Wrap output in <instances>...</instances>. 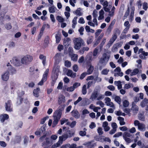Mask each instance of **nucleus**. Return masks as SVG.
I'll return each instance as SVG.
<instances>
[{"instance_id": "nucleus-50", "label": "nucleus", "mask_w": 148, "mask_h": 148, "mask_svg": "<svg viewBox=\"0 0 148 148\" xmlns=\"http://www.w3.org/2000/svg\"><path fill=\"white\" fill-rule=\"evenodd\" d=\"M123 104L124 107H127L129 106V103L128 101L125 100L123 101Z\"/></svg>"}, {"instance_id": "nucleus-39", "label": "nucleus", "mask_w": 148, "mask_h": 148, "mask_svg": "<svg viewBox=\"0 0 148 148\" xmlns=\"http://www.w3.org/2000/svg\"><path fill=\"white\" fill-rule=\"evenodd\" d=\"M55 8H56L53 5L49 7V12L50 13H54L55 12Z\"/></svg>"}, {"instance_id": "nucleus-35", "label": "nucleus", "mask_w": 148, "mask_h": 148, "mask_svg": "<svg viewBox=\"0 0 148 148\" xmlns=\"http://www.w3.org/2000/svg\"><path fill=\"white\" fill-rule=\"evenodd\" d=\"M98 49L97 47L95 48L93 52V56L97 58L98 56Z\"/></svg>"}, {"instance_id": "nucleus-63", "label": "nucleus", "mask_w": 148, "mask_h": 148, "mask_svg": "<svg viewBox=\"0 0 148 148\" xmlns=\"http://www.w3.org/2000/svg\"><path fill=\"white\" fill-rule=\"evenodd\" d=\"M107 88L109 89L110 90L114 91V90L115 88L114 86L112 85H110L108 86Z\"/></svg>"}, {"instance_id": "nucleus-32", "label": "nucleus", "mask_w": 148, "mask_h": 148, "mask_svg": "<svg viewBox=\"0 0 148 148\" xmlns=\"http://www.w3.org/2000/svg\"><path fill=\"white\" fill-rule=\"evenodd\" d=\"M45 140L46 141V142H44L42 143L43 145H44L45 144L46 145H51L52 144V142L50 141L48 138L46 137L45 138Z\"/></svg>"}, {"instance_id": "nucleus-60", "label": "nucleus", "mask_w": 148, "mask_h": 148, "mask_svg": "<svg viewBox=\"0 0 148 148\" xmlns=\"http://www.w3.org/2000/svg\"><path fill=\"white\" fill-rule=\"evenodd\" d=\"M68 121V119H66L65 118L62 119H61L60 121L61 122V124L63 125L66 122Z\"/></svg>"}, {"instance_id": "nucleus-54", "label": "nucleus", "mask_w": 148, "mask_h": 148, "mask_svg": "<svg viewBox=\"0 0 148 148\" xmlns=\"http://www.w3.org/2000/svg\"><path fill=\"white\" fill-rule=\"evenodd\" d=\"M97 131L99 134L100 135H102L103 133L102 128L100 127H99L97 129Z\"/></svg>"}, {"instance_id": "nucleus-48", "label": "nucleus", "mask_w": 148, "mask_h": 148, "mask_svg": "<svg viewBox=\"0 0 148 148\" xmlns=\"http://www.w3.org/2000/svg\"><path fill=\"white\" fill-rule=\"evenodd\" d=\"M104 95L101 94H99L98 93V95L97 96V100H99L101 99H102L104 98Z\"/></svg>"}, {"instance_id": "nucleus-12", "label": "nucleus", "mask_w": 148, "mask_h": 148, "mask_svg": "<svg viewBox=\"0 0 148 148\" xmlns=\"http://www.w3.org/2000/svg\"><path fill=\"white\" fill-rule=\"evenodd\" d=\"M5 107L6 110L8 111H12V108L11 106V102L10 100H8L5 103Z\"/></svg>"}, {"instance_id": "nucleus-18", "label": "nucleus", "mask_w": 148, "mask_h": 148, "mask_svg": "<svg viewBox=\"0 0 148 148\" xmlns=\"http://www.w3.org/2000/svg\"><path fill=\"white\" fill-rule=\"evenodd\" d=\"M9 118L8 115L7 114H1L0 116V121L1 122L3 123L5 120L8 119Z\"/></svg>"}, {"instance_id": "nucleus-26", "label": "nucleus", "mask_w": 148, "mask_h": 148, "mask_svg": "<svg viewBox=\"0 0 148 148\" xmlns=\"http://www.w3.org/2000/svg\"><path fill=\"white\" fill-rule=\"evenodd\" d=\"M140 71V72H141V70L139 71L138 69H134L132 72L130 74L131 76L134 75H136Z\"/></svg>"}, {"instance_id": "nucleus-51", "label": "nucleus", "mask_w": 148, "mask_h": 148, "mask_svg": "<svg viewBox=\"0 0 148 148\" xmlns=\"http://www.w3.org/2000/svg\"><path fill=\"white\" fill-rule=\"evenodd\" d=\"M96 104L97 105H99L102 108L104 106V103L101 101H98L96 102Z\"/></svg>"}, {"instance_id": "nucleus-27", "label": "nucleus", "mask_w": 148, "mask_h": 148, "mask_svg": "<svg viewBox=\"0 0 148 148\" xmlns=\"http://www.w3.org/2000/svg\"><path fill=\"white\" fill-rule=\"evenodd\" d=\"M94 70V66L92 65H90L89 68L88 69L86 73L87 74H91L92 72Z\"/></svg>"}, {"instance_id": "nucleus-58", "label": "nucleus", "mask_w": 148, "mask_h": 148, "mask_svg": "<svg viewBox=\"0 0 148 148\" xmlns=\"http://www.w3.org/2000/svg\"><path fill=\"white\" fill-rule=\"evenodd\" d=\"M87 75V73L86 72L83 73L80 75V79H83Z\"/></svg>"}, {"instance_id": "nucleus-40", "label": "nucleus", "mask_w": 148, "mask_h": 148, "mask_svg": "<svg viewBox=\"0 0 148 148\" xmlns=\"http://www.w3.org/2000/svg\"><path fill=\"white\" fill-rule=\"evenodd\" d=\"M82 93L83 95H85L87 93L86 85H84L82 87Z\"/></svg>"}, {"instance_id": "nucleus-5", "label": "nucleus", "mask_w": 148, "mask_h": 148, "mask_svg": "<svg viewBox=\"0 0 148 148\" xmlns=\"http://www.w3.org/2000/svg\"><path fill=\"white\" fill-rule=\"evenodd\" d=\"M134 124L135 126H138V130L141 131H145L146 130V126L143 123H140L139 121L136 120L134 121Z\"/></svg>"}, {"instance_id": "nucleus-38", "label": "nucleus", "mask_w": 148, "mask_h": 148, "mask_svg": "<svg viewBox=\"0 0 148 148\" xmlns=\"http://www.w3.org/2000/svg\"><path fill=\"white\" fill-rule=\"evenodd\" d=\"M109 70L107 69H103L101 72V74L102 75H107L108 74Z\"/></svg>"}, {"instance_id": "nucleus-42", "label": "nucleus", "mask_w": 148, "mask_h": 148, "mask_svg": "<svg viewBox=\"0 0 148 148\" xmlns=\"http://www.w3.org/2000/svg\"><path fill=\"white\" fill-rule=\"evenodd\" d=\"M112 22L110 24L107 30V32L108 33V34H110V33L112 29Z\"/></svg>"}, {"instance_id": "nucleus-9", "label": "nucleus", "mask_w": 148, "mask_h": 148, "mask_svg": "<svg viewBox=\"0 0 148 148\" xmlns=\"http://www.w3.org/2000/svg\"><path fill=\"white\" fill-rule=\"evenodd\" d=\"M105 103L106 104L107 106H110V107L112 108L113 109L115 108V107L113 103L111 102V100L110 98L108 97H106L105 99Z\"/></svg>"}, {"instance_id": "nucleus-19", "label": "nucleus", "mask_w": 148, "mask_h": 148, "mask_svg": "<svg viewBox=\"0 0 148 148\" xmlns=\"http://www.w3.org/2000/svg\"><path fill=\"white\" fill-rule=\"evenodd\" d=\"M9 73L8 71L6 72L2 75V79L4 81H7L9 79Z\"/></svg>"}, {"instance_id": "nucleus-36", "label": "nucleus", "mask_w": 148, "mask_h": 148, "mask_svg": "<svg viewBox=\"0 0 148 148\" xmlns=\"http://www.w3.org/2000/svg\"><path fill=\"white\" fill-rule=\"evenodd\" d=\"M123 138L131 137H132V136L130 134L127 132H125L123 135Z\"/></svg>"}, {"instance_id": "nucleus-53", "label": "nucleus", "mask_w": 148, "mask_h": 148, "mask_svg": "<svg viewBox=\"0 0 148 148\" xmlns=\"http://www.w3.org/2000/svg\"><path fill=\"white\" fill-rule=\"evenodd\" d=\"M79 135L82 136H83L86 135V132L85 131H80L79 132Z\"/></svg>"}, {"instance_id": "nucleus-25", "label": "nucleus", "mask_w": 148, "mask_h": 148, "mask_svg": "<svg viewBox=\"0 0 148 148\" xmlns=\"http://www.w3.org/2000/svg\"><path fill=\"white\" fill-rule=\"evenodd\" d=\"M40 90L39 88H37L36 89H34L33 91L34 95L36 97H38L39 96V92Z\"/></svg>"}, {"instance_id": "nucleus-55", "label": "nucleus", "mask_w": 148, "mask_h": 148, "mask_svg": "<svg viewBox=\"0 0 148 148\" xmlns=\"http://www.w3.org/2000/svg\"><path fill=\"white\" fill-rule=\"evenodd\" d=\"M5 27L7 29H10L12 28V26L10 23H8L5 25Z\"/></svg>"}, {"instance_id": "nucleus-30", "label": "nucleus", "mask_w": 148, "mask_h": 148, "mask_svg": "<svg viewBox=\"0 0 148 148\" xmlns=\"http://www.w3.org/2000/svg\"><path fill=\"white\" fill-rule=\"evenodd\" d=\"M39 58L42 60V62L43 64L44 65L45 64L46 57L43 55L41 54Z\"/></svg>"}, {"instance_id": "nucleus-61", "label": "nucleus", "mask_w": 148, "mask_h": 148, "mask_svg": "<svg viewBox=\"0 0 148 148\" xmlns=\"http://www.w3.org/2000/svg\"><path fill=\"white\" fill-rule=\"evenodd\" d=\"M122 134V133L121 132H119L115 134L114 135L113 137L114 138L118 137L119 136H121Z\"/></svg>"}, {"instance_id": "nucleus-10", "label": "nucleus", "mask_w": 148, "mask_h": 148, "mask_svg": "<svg viewBox=\"0 0 148 148\" xmlns=\"http://www.w3.org/2000/svg\"><path fill=\"white\" fill-rule=\"evenodd\" d=\"M65 102V97L63 95H61L59 96L58 103L59 105H63Z\"/></svg>"}, {"instance_id": "nucleus-64", "label": "nucleus", "mask_w": 148, "mask_h": 148, "mask_svg": "<svg viewBox=\"0 0 148 148\" xmlns=\"http://www.w3.org/2000/svg\"><path fill=\"white\" fill-rule=\"evenodd\" d=\"M15 44L13 42H10L9 44V47L10 48H13L15 47Z\"/></svg>"}, {"instance_id": "nucleus-20", "label": "nucleus", "mask_w": 148, "mask_h": 148, "mask_svg": "<svg viewBox=\"0 0 148 148\" xmlns=\"http://www.w3.org/2000/svg\"><path fill=\"white\" fill-rule=\"evenodd\" d=\"M148 103V99L145 98L140 102V106L142 108H144L146 106Z\"/></svg>"}, {"instance_id": "nucleus-28", "label": "nucleus", "mask_w": 148, "mask_h": 148, "mask_svg": "<svg viewBox=\"0 0 148 148\" xmlns=\"http://www.w3.org/2000/svg\"><path fill=\"white\" fill-rule=\"evenodd\" d=\"M92 61V58L90 56H87L85 62L87 64H89Z\"/></svg>"}, {"instance_id": "nucleus-15", "label": "nucleus", "mask_w": 148, "mask_h": 148, "mask_svg": "<svg viewBox=\"0 0 148 148\" xmlns=\"http://www.w3.org/2000/svg\"><path fill=\"white\" fill-rule=\"evenodd\" d=\"M131 110L133 113H137L138 111V107L134 102H133L132 103V106L131 108Z\"/></svg>"}, {"instance_id": "nucleus-14", "label": "nucleus", "mask_w": 148, "mask_h": 148, "mask_svg": "<svg viewBox=\"0 0 148 148\" xmlns=\"http://www.w3.org/2000/svg\"><path fill=\"white\" fill-rule=\"evenodd\" d=\"M71 115L73 117L76 119L79 118L80 114L78 111L76 110H73L71 112Z\"/></svg>"}, {"instance_id": "nucleus-37", "label": "nucleus", "mask_w": 148, "mask_h": 148, "mask_svg": "<svg viewBox=\"0 0 148 148\" xmlns=\"http://www.w3.org/2000/svg\"><path fill=\"white\" fill-rule=\"evenodd\" d=\"M77 54H73L71 56V60L73 61H76L77 60Z\"/></svg>"}, {"instance_id": "nucleus-62", "label": "nucleus", "mask_w": 148, "mask_h": 148, "mask_svg": "<svg viewBox=\"0 0 148 148\" xmlns=\"http://www.w3.org/2000/svg\"><path fill=\"white\" fill-rule=\"evenodd\" d=\"M143 9L146 10L148 8L147 4V3H144L143 5Z\"/></svg>"}, {"instance_id": "nucleus-24", "label": "nucleus", "mask_w": 148, "mask_h": 148, "mask_svg": "<svg viewBox=\"0 0 148 148\" xmlns=\"http://www.w3.org/2000/svg\"><path fill=\"white\" fill-rule=\"evenodd\" d=\"M121 81H115L114 82V84L117 86L119 90L121 89L122 88V85L121 84Z\"/></svg>"}, {"instance_id": "nucleus-44", "label": "nucleus", "mask_w": 148, "mask_h": 148, "mask_svg": "<svg viewBox=\"0 0 148 148\" xmlns=\"http://www.w3.org/2000/svg\"><path fill=\"white\" fill-rule=\"evenodd\" d=\"M93 41L92 36H90L87 39V43L88 45H89L92 43Z\"/></svg>"}, {"instance_id": "nucleus-11", "label": "nucleus", "mask_w": 148, "mask_h": 148, "mask_svg": "<svg viewBox=\"0 0 148 148\" xmlns=\"http://www.w3.org/2000/svg\"><path fill=\"white\" fill-rule=\"evenodd\" d=\"M84 145L86 146L88 148H94L96 146V143H94L93 140L85 143Z\"/></svg>"}, {"instance_id": "nucleus-57", "label": "nucleus", "mask_w": 148, "mask_h": 148, "mask_svg": "<svg viewBox=\"0 0 148 148\" xmlns=\"http://www.w3.org/2000/svg\"><path fill=\"white\" fill-rule=\"evenodd\" d=\"M97 12L96 10H94L92 13V16L94 18H96L97 16Z\"/></svg>"}, {"instance_id": "nucleus-8", "label": "nucleus", "mask_w": 148, "mask_h": 148, "mask_svg": "<svg viewBox=\"0 0 148 148\" xmlns=\"http://www.w3.org/2000/svg\"><path fill=\"white\" fill-rule=\"evenodd\" d=\"M99 92L98 89L95 88L92 93L90 98V99L92 101H94L96 98L97 99Z\"/></svg>"}, {"instance_id": "nucleus-49", "label": "nucleus", "mask_w": 148, "mask_h": 148, "mask_svg": "<svg viewBox=\"0 0 148 148\" xmlns=\"http://www.w3.org/2000/svg\"><path fill=\"white\" fill-rule=\"evenodd\" d=\"M102 31V30L101 29H97L96 31V32L95 33V38H97L99 35Z\"/></svg>"}, {"instance_id": "nucleus-7", "label": "nucleus", "mask_w": 148, "mask_h": 148, "mask_svg": "<svg viewBox=\"0 0 148 148\" xmlns=\"http://www.w3.org/2000/svg\"><path fill=\"white\" fill-rule=\"evenodd\" d=\"M48 72L49 69H47L43 74V77L41 80L38 83V85H43V83L46 81Z\"/></svg>"}, {"instance_id": "nucleus-47", "label": "nucleus", "mask_w": 148, "mask_h": 148, "mask_svg": "<svg viewBox=\"0 0 148 148\" xmlns=\"http://www.w3.org/2000/svg\"><path fill=\"white\" fill-rule=\"evenodd\" d=\"M120 33V30L117 28L115 29L114 32V34L117 35H119Z\"/></svg>"}, {"instance_id": "nucleus-52", "label": "nucleus", "mask_w": 148, "mask_h": 148, "mask_svg": "<svg viewBox=\"0 0 148 148\" xmlns=\"http://www.w3.org/2000/svg\"><path fill=\"white\" fill-rule=\"evenodd\" d=\"M80 85V84L79 82H75L73 85V87L75 89L77 88Z\"/></svg>"}, {"instance_id": "nucleus-23", "label": "nucleus", "mask_w": 148, "mask_h": 148, "mask_svg": "<svg viewBox=\"0 0 148 148\" xmlns=\"http://www.w3.org/2000/svg\"><path fill=\"white\" fill-rule=\"evenodd\" d=\"M61 34L60 33H58L56 34V43H58L60 42L61 39Z\"/></svg>"}, {"instance_id": "nucleus-45", "label": "nucleus", "mask_w": 148, "mask_h": 148, "mask_svg": "<svg viewBox=\"0 0 148 148\" xmlns=\"http://www.w3.org/2000/svg\"><path fill=\"white\" fill-rule=\"evenodd\" d=\"M56 19L60 22L62 23L64 21V19L59 16H57Z\"/></svg>"}, {"instance_id": "nucleus-34", "label": "nucleus", "mask_w": 148, "mask_h": 148, "mask_svg": "<svg viewBox=\"0 0 148 148\" xmlns=\"http://www.w3.org/2000/svg\"><path fill=\"white\" fill-rule=\"evenodd\" d=\"M81 9L80 8H78L75 11V14L77 16H81L82 15V13L81 12Z\"/></svg>"}, {"instance_id": "nucleus-56", "label": "nucleus", "mask_w": 148, "mask_h": 148, "mask_svg": "<svg viewBox=\"0 0 148 148\" xmlns=\"http://www.w3.org/2000/svg\"><path fill=\"white\" fill-rule=\"evenodd\" d=\"M130 12V8L129 7H128L127 9L125 14L124 17L125 18H127V16L129 14V13Z\"/></svg>"}, {"instance_id": "nucleus-2", "label": "nucleus", "mask_w": 148, "mask_h": 148, "mask_svg": "<svg viewBox=\"0 0 148 148\" xmlns=\"http://www.w3.org/2000/svg\"><path fill=\"white\" fill-rule=\"evenodd\" d=\"M74 48L77 50H79L82 45L84 44V42L82 39L79 38H76L73 40Z\"/></svg>"}, {"instance_id": "nucleus-17", "label": "nucleus", "mask_w": 148, "mask_h": 148, "mask_svg": "<svg viewBox=\"0 0 148 148\" xmlns=\"http://www.w3.org/2000/svg\"><path fill=\"white\" fill-rule=\"evenodd\" d=\"M66 75L71 78H74L76 76V73H73L72 70L69 69L66 73Z\"/></svg>"}, {"instance_id": "nucleus-33", "label": "nucleus", "mask_w": 148, "mask_h": 148, "mask_svg": "<svg viewBox=\"0 0 148 148\" xmlns=\"http://www.w3.org/2000/svg\"><path fill=\"white\" fill-rule=\"evenodd\" d=\"M77 17H75L72 21L73 24L72 27L73 28H74L75 27V25L77 24Z\"/></svg>"}, {"instance_id": "nucleus-43", "label": "nucleus", "mask_w": 148, "mask_h": 148, "mask_svg": "<svg viewBox=\"0 0 148 148\" xmlns=\"http://www.w3.org/2000/svg\"><path fill=\"white\" fill-rule=\"evenodd\" d=\"M64 65L67 67H69L71 66V62L68 60H66L64 62Z\"/></svg>"}, {"instance_id": "nucleus-16", "label": "nucleus", "mask_w": 148, "mask_h": 148, "mask_svg": "<svg viewBox=\"0 0 148 148\" xmlns=\"http://www.w3.org/2000/svg\"><path fill=\"white\" fill-rule=\"evenodd\" d=\"M62 137H59V140L56 143H55L52 145V148H56L59 147L62 143Z\"/></svg>"}, {"instance_id": "nucleus-22", "label": "nucleus", "mask_w": 148, "mask_h": 148, "mask_svg": "<svg viewBox=\"0 0 148 148\" xmlns=\"http://www.w3.org/2000/svg\"><path fill=\"white\" fill-rule=\"evenodd\" d=\"M138 119L142 121H145V116L143 113H139L138 115Z\"/></svg>"}, {"instance_id": "nucleus-59", "label": "nucleus", "mask_w": 148, "mask_h": 148, "mask_svg": "<svg viewBox=\"0 0 148 148\" xmlns=\"http://www.w3.org/2000/svg\"><path fill=\"white\" fill-rule=\"evenodd\" d=\"M68 51L69 55H72L73 52V48L71 47H69L68 49Z\"/></svg>"}, {"instance_id": "nucleus-13", "label": "nucleus", "mask_w": 148, "mask_h": 148, "mask_svg": "<svg viewBox=\"0 0 148 148\" xmlns=\"http://www.w3.org/2000/svg\"><path fill=\"white\" fill-rule=\"evenodd\" d=\"M10 62H12L11 63H12L14 65L16 66H19L21 64L20 61L16 57L13 58L12 60H11Z\"/></svg>"}, {"instance_id": "nucleus-3", "label": "nucleus", "mask_w": 148, "mask_h": 148, "mask_svg": "<svg viewBox=\"0 0 148 148\" xmlns=\"http://www.w3.org/2000/svg\"><path fill=\"white\" fill-rule=\"evenodd\" d=\"M110 57V56L108 55L106 53H103L99 60V63L102 66H105L108 62Z\"/></svg>"}, {"instance_id": "nucleus-31", "label": "nucleus", "mask_w": 148, "mask_h": 148, "mask_svg": "<svg viewBox=\"0 0 148 148\" xmlns=\"http://www.w3.org/2000/svg\"><path fill=\"white\" fill-rule=\"evenodd\" d=\"M118 119L120 121V124L121 125H123L125 124V123L124 122V119L121 117H118Z\"/></svg>"}, {"instance_id": "nucleus-29", "label": "nucleus", "mask_w": 148, "mask_h": 148, "mask_svg": "<svg viewBox=\"0 0 148 148\" xmlns=\"http://www.w3.org/2000/svg\"><path fill=\"white\" fill-rule=\"evenodd\" d=\"M89 49V48L88 47H85L82 48L79 51V53L83 54L85 51H88Z\"/></svg>"}, {"instance_id": "nucleus-1", "label": "nucleus", "mask_w": 148, "mask_h": 148, "mask_svg": "<svg viewBox=\"0 0 148 148\" xmlns=\"http://www.w3.org/2000/svg\"><path fill=\"white\" fill-rule=\"evenodd\" d=\"M65 105H60L54 112L53 116V122L52 127H54L58 123L60 119L62 113V112L64 110Z\"/></svg>"}, {"instance_id": "nucleus-41", "label": "nucleus", "mask_w": 148, "mask_h": 148, "mask_svg": "<svg viewBox=\"0 0 148 148\" xmlns=\"http://www.w3.org/2000/svg\"><path fill=\"white\" fill-rule=\"evenodd\" d=\"M114 100L118 103L120 104L121 103V99L118 96H116Z\"/></svg>"}, {"instance_id": "nucleus-21", "label": "nucleus", "mask_w": 148, "mask_h": 148, "mask_svg": "<svg viewBox=\"0 0 148 148\" xmlns=\"http://www.w3.org/2000/svg\"><path fill=\"white\" fill-rule=\"evenodd\" d=\"M55 59L56 63L58 64L61 60V57L60 53H57L55 56Z\"/></svg>"}, {"instance_id": "nucleus-46", "label": "nucleus", "mask_w": 148, "mask_h": 148, "mask_svg": "<svg viewBox=\"0 0 148 148\" xmlns=\"http://www.w3.org/2000/svg\"><path fill=\"white\" fill-rule=\"evenodd\" d=\"M100 2L101 4L103 5V7L108 5V3L107 1H104L103 0H102Z\"/></svg>"}, {"instance_id": "nucleus-6", "label": "nucleus", "mask_w": 148, "mask_h": 148, "mask_svg": "<svg viewBox=\"0 0 148 148\" xmlns=\"http://www.w3.org/2000/svg\"><path fill=\"white\" fill-rule=\"evenodd\" d=\"M33 60L32 57L29 55H27L23 57L21 60V63L27 64L31 62Z\"/></svg>"}, {"instance_id": "nucleus-4", "label": "nucleus", "mask_w": 148, "mask_h": 148, "mask_svg": "<svg viewBox=\"0 0 148 148\" xmlns=\"http://www.w3.org/2000/svg\"><path fill=\"white\" fill-rule=\"evenodd\" d=\"M112 5H107L103 7V8L104 11L107 12H109L108 15L110 16H114V11L115 8L114 6L112 7L111 11L110 10L111 8Z\"/></svg>"}]
</instances>
